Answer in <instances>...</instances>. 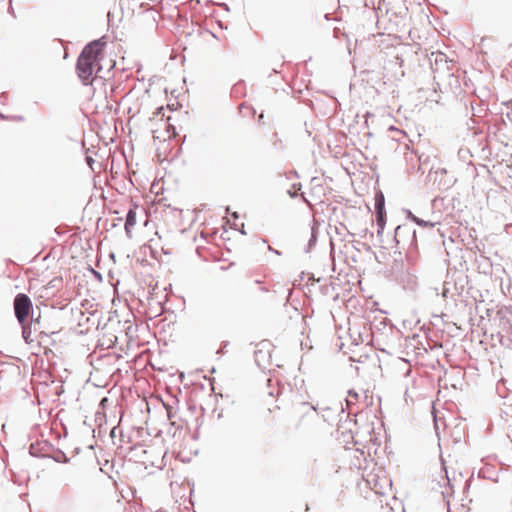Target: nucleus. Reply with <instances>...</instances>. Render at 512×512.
I'll return each mask as SVG.
<instances>
[{
  "label": "nucleus",
  "mask_w": 512,
  "mask_h": 512,
  "mask_svg": "<svg viewBox=\"0 0 512 512\" xmlns=\"http://www.w3.org/2000/svg\"><path fill=\"white\" fill-rule=\"evenodd\" d=\"M62 285V278L61 277H54L52 280H50L47 285L45 286L46 290L55 289L59 290Z\"/></svg>",
  "instance_id": "4468645a"
},
{
  "label": "nucleus",
  "mask_w": 512,
  "mask_h": 512,
  "mask_svg": "<svg viewBox=\"0 0 512 512\" xmlns=\"http://www.w3.org/2000/svg\"><path fill=\"white\" fill-rule=\"evenodd\" d=\"M241 233L242 234H246L245 230L244 229H241Z\"/></svg>",
  "instance_id": "4c0bfd02"
},
{
  "label": "nucleus",
  "mask_w": 512,
  "mask_h": 512,
  "mask_svg": "<svg viewBox=\"0 0 512 512\" xmlns=\"http://www.w3.org/2000/svg\"><path fill=\"white\" fill-rule=\"evenodd\" d=\"M63 393H64L63 385H60V386L56 389L55 394H56L57 396H60V395H62Z\"/></svg>",
  "instance_id": "b1692460"
},
{
  "label": "nucleus",
  "mask_w": 512,
  "mask_h": 512,
  "mask_svg": "<svg viewBox=\"0 0 512 512\" xmlns=\"http://www.w3.org/2000/svg\"><path fill=\"white\" fill-rule=\"evenodd\" d=\"M228 342H224L222 344V346L219 348V350H217V354H224L225 353V349L226 347L228 346Z\"/></svg>",
  "instance_id": "4be33fe9"
},
{
  "label": "nucleus",
  "mask_w": 512,
  "mask_h": 512,
  "mask_svg": "<svg viewBox=\"0 0 512 512\" xmlns=\"http://www.w3.org/2000/svg\"><path fill=\"white\" fill-rule=\"evenodd\" d=\"M163 111H164V107H163V106L158 107V108L156 109V112L154 113V115H155V116H159V115H161V114L163 113Z\"/></svg>",
  "instance_id": "393cba45"
},
{
  "label": "nucleus",
  "mask_w": 512,
  "mask_h": 512,
  "mask_svg": "<svg viewBox=\"0 0 512 512\" xmlns=\"http://www.w3.org/2000/svg\"><path fill=\"white\" fill-rule=\"evenodd\" d=\"M429 63L432 70L438 71L447 64V56L441 52H432L429 56Z\"/></svg>",
  "instance_id": "9d476101"
},
{
  "label": "nucleus",
  "mask_w": 512,
  "mask_h": 512,
  "mask_svg": "<svg viewBox=\"0 0 512 512\" xmlns=\"http://www.w3.org/2000/svg\"><path fill=\"white\" fill-rule=\"evenodd\" d=\"M312 409L317 411L319 410V413L321 414L322 418L324 419V421L326 422H333L335 421L336 419V413L338 411H341L343 412V407L342 405L340 404V406H336L335 408H332V407H323V408H317L315 406H312Z\"/></svg>",
  "instance_id": "1a4fd4ad"
},
{
  "label": "nucleus",
  "mask_w": 512,
  "mask_h": 512,
  "mask_svg": "<svg viewBox=\"0 0 512 512\" xmlns=\"http://www.w3.org/2000/svg\"><path fill=\"white\" fill-rule=\"evenodd\" d=\"M348 396L353 397L354 399H356V400H357V398H358V393H357L355 390H352V389H351V390H349V391H348Z\"/></svg>",
  "instance_id": "5701e85b"
},
{
  "label": "nucleus",
  "mask_w": 512,
  "mask_h": 512,
  "mask_svg": "<svg viewBox=\"0 0 512 512\" xmlns=\"http://www.w3.org/2000/svg\"><path fill=\"white\" fill-rule=\"evenodd\" d=\"M116 429H117V427H113V428H112V430H111V432H110V436H111V437H115Z\"/></svg>",
  "instance_id": "c85d7f7f"
},
{
  "label": "nucleus",
  "mask_w": 512,
  "mask_h": 512,
  "mask_svg": "<svg viewBox=\"0 0 512 512\" xmlns=\"http://www.w3.org/2000/svg\"><path fill=\"white\" fill-rule=\"evenodd\" d=\"M106 42L99 38L87 43L80 52L76 62V73L83 85L93 83V74L101 70L100 61Z\"/></svg>",
  "instance_id": "f257e3e1"
},
{
  "label": "nucleus",
  "mask_w": 512,
  "mask_h": 512,
  "mask_svg": "<svg viewBox=\"0 0 512 512\" xmlns=\"http://www.w3.org/2000/svg\"><path fill=\"white\" fill-rule=\"evenodd\" d=\"M263 117H264V115H263V114H261V115L259 116V121L263 120Z\"/></svg>",
  "instance_id": "e433bc0d"
},
{
  "label": "nucleus",
  "mask_w": 512,
  "mask_h": 512,
  "mask_svg": "<svg viewBox=\"0 0 512 512\" xmlns=\"http://www.w3.org/2000/svg\"><path fill=\"white\" fill-rule=\"evenodd\" d=\"M52 451H53V453L49 454L48 458H51L58 463H68L69 462V458L66 456V454L62 450L54 449Z\"/></svg>",
  "instance_id": "f8f14e48"
},
{
  "label": "nucleus",
  "mask_w": 512,
  "mask_h": 512,
  "mask_svg": "<svg viewBox=\"0 0 512 512\" xmlns=\"http://www.w3.org/2000/svg\"><path fill=\"white\" fill-rule=\"evenodd\" d=\"M416 220H417V225L422 228H431L432 229L437 224L436 222L426 221L421 218H416Z\"/></svg>",
  "instance_id": "2eb2a0df"
},
{
  "label": "nucleus",
  "mask_w": 512,
  "mask_h": 512,
  "mask_svg": "<svg viewBox=\"0 0 512 512\" xmlns=\"http://www.w3.org/2000/svg\"><path fill=\"white\" fill-rule=\"evenodd\" d=\"M52 450H54V447L48 441L31 444L29 447V453L36 457H48Z\"/></svg>",
  "instance_id": "6e6552de"
},
{
  "label": "nucleus",
  "mask_w": 512,
  "mask_h": 512,
  "mask_svg": "<svg viewBox=\"0 0 512 512\" xmlns=\"http://www.w3.org/2000/svg\"><path fill=\"white\" fill-rule=\"evenodd\" d=\"M447 482H448L449 488H447L445 491H442V496H443L444 500H447V505L449 506L448 497L450 496L451 492H453V490H452V486L450 484L449 478H447Z\"/></svg>",
  "instance_id": "a211bd4d"
},
{
  "label": "nucleus",
  "mask_w": 512,
  "mask_h": 512,
  "mask_svg": "<svg viewBox=\"0 0 512 512\" xmlns=\"http://www.w3.org/2000/svg\"><path fill=\"white\" fill-rule=\"evenodd\" d=\"M396 246L406 251L409 259H415L418 255V240L416 229L409 223L398 225L394 230Z\"/></svg>",
  "instance_id": "7ed1b4c3"
},
{
  "label": "nucleus",
  "mask_w": 512,
  "mask_h": 512,
  "mask_svg": "<svg viewBox=\"0 0 512 512\" xmlns=\"http://www.w3.org/2000/svg\"><path fill=\"white\" fill-rule=\"evenodd\" d=\"M12 116H9V115H4L3 113L0 112V119L2 120H11Z\"/></svg>",
  "instance_id": "a878e982"
},
{
  "label": "nucleus",
  "mask_w": 512,
  "mask_h": 512,
  "mask_svg": "<svg viewBox=\"0 0 512 512\" xmlns=\"http://www.w3.org/2000/svg\"><path fill=\"white\" fill-rule=\"evenodd\" d=\"M406 215H407V219H409L412 222H414L415 224H417L416 218H418V217L415 216L410 210H407Z\"/></svg>",
  "instance_id": "aec40b11"
},
{
  "label": "nucleus",
  "mask_w": 512,
  "mask_h": 512,
  "mask_svg": "<svg viewBox=\"0 0 512 512\" xmlns=\"http://www.w3.org/2000/svg\"><path fill=\"white\" fill-rule=\"evenodd\" d=\"M428 179L441 191L450 189L457 182L456 177L445 168H438L435 171L431 170L428 174Z\"/></svg>",
  "instance_id": "39448f33"
},
{
  "label": "nucleus",
  "mask_w": 512,
  "mask_h": 512,
  "mask_svg": "<svg viewBox=\"0 0 512 512\" xmlns=\"http://www.w3.org/2000/svg\"><path fill=\"white\" fill-rule=\"evenodd\" d=\"M279 144H281V141H275V142H274V145H275V146H276V145H279Z\"/></svg>",
  "instance_id": "c9c22d12"
},
{
  "label": "nucleus",
  "mask_w": 512,
  "mask_h": 512,
  "mask_svg": "<svg viewBox=\"0 0 512 512\" xmlns=\"http://www.w3.org/2000/svg\"><path fill=\"white\" fill-rule=\"evenodd\" d=\"M136 209L130 208L127 211L124 229L128 238L132 237V228L136 225Z\"/></svg>",
  "instance_id": "9b49d317"
},
{
  "label": "nucleus",
  "mask_w": 512,
  "mask_h": 512,
  "mask_svg": "<svg viewBox=\"0 0 512 512\" xmlns=\"http://www.w3.org/2000/svg\"><path fill=\"white\" fill-rule=\"evenodd\" d=\"M225 212H226V213H229V212H230V207H229V206H227V207L225 208Z\"/></svg>",
  "instance_id": "72a5a7b5"
},
{
  "label": "nucleus",
  "mask_w": 512,
  "mask_h": 512,
  "mask_svg": "<svg viewBox=\"0 0 512 512\" xmlns=\"http://www.w3.org/2000/svg\"><path fill=\"white\" fill-rule=\"evenodd\" d=\"M447 293H448V290H447V289H443L442 296H443V297H446V296H447Z\"/></svg>",
  "instance_id": "473e14b6"
},
{
  "label": "nucleus",
  "mask_w": 512,
  "mask_h": 512,
  "mask_svg": "<svg viewBox=\"0 0 512 512\" xmlns=\"http://www.w3.org/2000/svg\"><path fill=\"white\" fill-rule=\"evenodd\" d=\"M90 271H91V273L93 274V276H94V278L96 280H98L99 282H102L103 277H102V274L99 271H97V270H95L93 268H91Z\"/></svg>",
  "instance_id": "6ab92c4d"
},
{
  "label": "nucleus",
  "mask_w": 512,
  "mask_h": 512,
  "mask_svg": "<svg viewBox=\"0 0 512 512\" xmlns=\"http://www.w3.org/2000/svg\"><path fill=\"white\" fill-rule=\"evenodd\" d=\"M493 322L497 328V336L501 345L512 349V310L507 307L499 309Z\"/></svg>",
  "instance_id": "20e7f679"
},
{
  "label": "nucleus",
  "mask_w": 512,
  "mask_h": 512,
  "mask_svg": "<svg viewBox=\"0 0 512 512\" xmlns=\"http://www.w3.org/2000/svg\"><path fill=\"white\" fill-rule=\"evenodd\" d=\"M318 237V228L316 226L311 227V236L307 244V248L305 249L306 253H309L312 248L316 245Z\"/></svg>",
  "instance_id": "ddd939ff"
},
{
  "label": "nucleus",
  "mask_w": 512,
  "mask_h": 512,
  "mask_svg": "<svg viewBox=\"0 0 512 512\" xmlns=\"http://www.w3.org/2000/svg\"><path fill=\"white\" fill-rule=\"evenodd\" d=\"M261 291H263V292H268V289H267V288H265V287H262V288H261Z\"/></svg>",
  "instance_id": "f704fd0d"
},
{
  "label": "nucleus",
  "mask_w": 512,
  "mask_h": 512,
  "mask_svg": "<svg viewBox=\"0 0 512 512\" xmlns=\"http://www.w3.org/2000/svg\"><path fill=\"white\" fill-rule=\"evenodd\" d=\"M302 187L301 183H294L292 185V189L288 190L287 193L288 195L291 197V198H296L297 197V191L300 190Z\"/></svg>",
  "instance_id": "dca6fc26"
},
{
  "label": "nucleus",
  "mask_w": 512,
  "mask_h": 512,
  "mask_svg": "<svg viewBox=\"0 0 512 512\" xmlns=\"http://www.w3.org/2000/svg\"><path fill=\"white\" fill-rule=\"evenodd\" d=\"M14 315L21 326L22 338L25 343L30 344L34 340L31 338L30 315L34 312L31 298L25 293H18L13 300Z\"/></svg>",
  "instance_id": "f03ea898"
},
{
  "label": "nucleus",
  "mask_w": 512,
  "mask_h": 512,
  "mask_svg": "<svg viewBox=\"0 0 512 512\" xmlns=\"http://www.w3.org/2000/svg\"><path fill=\"white\" fill-rule=\"evenodd\" d=\"M11 120H23L22 116H12Z\"/></svg>",
  "instance_id": "c756f323"
},
{
  "label": "nucleus",
  "mask_w": 512,
  "mask_h": 512,
  "mask_svg": "<svg viewBox=\"0 0 512 512\" xmlns=\"http://www.w3.org/2000/svg\"><path fill=\"white\" fill-rule=\"evenodd\" d=\"M231 216L233 217V219H238L239 218L238 212H232Z\"/></svg>",
  "instance_id": "cd10ccee"
},
{
  "label": "nucleus",
  "mask_w": 512,
  "mask_h": 512,
  "mask_svg": "<svg viewBox=\"0 0 512 512\" xmlns=\"http://www.w3.org/2000/svg\"><path fill=\"white\" fill-rule=\"evenodd\" d=\"M85 161H86L87 165L91 168H92V165L95 163L94 159L89 155H86Z\"/></svg>",
  "instance_id": "412c9836"
},
{
  "label": "nucleus",
  "mask_w": 512,
  "mask_h": 512,
  "mask_svg": "<svg viewBox=\"0 0 512 512\" xmlns=\"http://www.w3.org/2000/svg\"><path fill=\"white\" fill-rule=\"evenodd\" d=\"M374 208L376 212L377 234L381 235L386 224L385 198L381 191L376 192L374 197Z\"/></svg>",
  "instance_id": "423d86ee"
},
{
  "label": "nucleus",
  "mask_w": 512,
  "mask_h": 512,
  "mask_svg": "<svg viewBox=\"0 0 512 512\" xmlns=\"http://www.w3.org/2000/svg\"><path fill=\"white\" fill-rule=\"evenodd\" d=\"M167 107H168L170 110H172V111H174V110H175V107H174V105H173V104H168V105H167Z\"/></svg>",
  "instance_id": "2f4dec72"
},
{
  "label": "nucleus",
  "mask_w": 512,
  "mask_h": 512,
  "mask_svg": "<svg viewBox=\"0 0 512 512\" xmlns=\"http://www.w3.org/2000/svg\"><path fill=\"white\" fill-rule=\"evenodd\" d=\"M280 14L287 18L293 19L299 13L298 0H274Z\"/></svg>",
  "instance_id": "0eeeda50"
},
{
  "label": "nucleus",
  "mask_w": 512,
  "mask_h": 512,
  "mask_svg": "<svg viewBox=\"0 0 512 512\" xmlns=\"http://www.w3.org/2000/svg\"><path fill=\"white\" fill-rule=\"evenodd\" d=\"M40 319H41L40 314L37 317H34V312L32 313V315H30L29 322H31V327L34 325V328H33L34 331L37 330L36 326L40 324Z\"/></svg>",
  "instance_id": "f3484780"
},
{
  "label": "nucleus",
  "mask_w": 512,
  "mask_h": 512,
  "mask_svg": "<svg viewBox=\"0 0 512 512\" xmlns=\"http://www.w3.org/2000/svg\"><path fill=\"white\" fill-rule=\"evenodd\" d=\"M268 250H269L270 252H273V253H274V254H276V255H281V252H280V251H278V250L274 249V248H273V247H271V246H269V247H268Z\"/></svg>",
  "instance_id": "bb28decb"
},
{
  "label": "nucleus",
  "mask_w": 512,
  "mask_h": 512,
  "mask_svg": "<svg viewBox=\"0 0 512 512\" xmlns=\"http://www.w3.org/2000/svg\"><path fill=\"white\" fill-rule=\"evenodd\" d=\"M262 353L261 350H258V351H255V357H256V361H258V355Z\"/></svg>",
  "instance_id": "7c9ffc66"
}]
</instances>
